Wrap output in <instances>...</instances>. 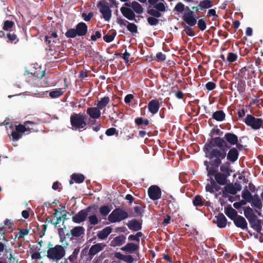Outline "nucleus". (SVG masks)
<instances>
[{
  "label": "nucleus",
  "instance_id": "obj_59",
  "mask_svg": "<svg viewBox=\"0 0 263 263\" xmlns=\"http://www.w3.org/2000/svg\"><path fill=\"white\" fill-rule=\"evenodd\" d=\"M205 88L209 91L213 90L216 88V84L213 82H208L205 84Z\"/></svg>",
  "mask_w": 263,
  "mask_h": 263
},
{
  "label": "nucleus",
  "instance_id": "obj_57",
  "mask_svg": "<svg viewBox=\"0 0 263 263\" xmlns=\"http://www.w3.org/2000/svg\"><path fill=\"white\" fill-rule=\"evenodd\" d=\"M118 134V130L114 127H111L107 129L105 132V134L108 136H111L115 134Z\"/></svg>",
  "mask_w": 263,
  "mask_h": 263
},
{
  "label": "nucleus",
  "instance_id": "obj_51",
  "mask_svg": "<svg viewBox=\"0 0 263 263\" xmlns=\"http://www.w3.org/2000/svg\"><path fill=\"white\" fill-rule=\"evenodd\" d=\"M110 211V209L107 205H104L100 208V213L103 216H107Z\"/></svg>",
  "mask_w": 263,
  "mask_h": 263
},
{
  "label": "nucleus",
  "instance_id": "obj_40",
  "mask_svg": "<svg viewBox=\"0 0 263 263\" xmlns=\"http://www.w3.org/2000/svg\"><path fill=\"white\" fill-rule=\"evenodd\" d=\"M63 92L61 88L55 89L51 91L49 95L51 98H57L61 96Z\"/></svg>",
  "mask_w": 263,
  "mask_h": 263
},
{
  "label": "nucleus",
  "instance_id": "obj_56",
  "mask_svg": "<svg viewBox=\"0 0 263 263\" xmlns=\"http://www.w3.org/2000/svg\"><path fill=\"white\" fill-rule=\"evenodd\" d=\"M154 8L159 10L160 12H164L166 10L165 5L163 3H157Z\"/></svg>",
  "mask_w": 263,
  "mask_h": 263
},
{
  "label": "nucleus",
  "instance_id": "obj_55",
  "mask_svg": "<svg viewBox=\"0 0 263 263\" xmlns=\"http://www.w3.org/2000/svg\"><path fill=\"white\" fill-rule=\"evenodd\" d=\"M184 9H185L184 5L181 2L178 3L175 7V10L178 13H182Z\"/></svg>",
  "mask_w": 263,
  "mask_h": 263
},
{
  "label": "nucleus",
  "instance_id": "obj_11",
  "mask_svg": "<svg viewBox=\"0 0 263 263\" xmlns=\"http://www.w3.org/2000/svg\"><path fill=\"white\" fill-rule=\"evenodd\" d=\"M161 190L157 185H152L148 189L149 197L153 200H156L161 198Z\"/></svg>",
  "mask_w": 263,
  "mask_h": 263
},
{
  "label": "nucleus",
  "instance_id": "obj_24",
  "mask_svg": "<svg viewBox=\"0 0 263 263\" xmlns=\"http://www.w3.org/2000/svg\"><path fill=\"white\" fill-rule=\"evenodd\" d=\"M220 171L221 174H223L229 177L231 175V173L233 172L231 167V163L228 161H226L224 163L221 164L220 166Z\"/></svg>",
  "mask_w": 263,
  "mask_h": 263
},
{
  "label": "nucleus",
  "instance_id": "obj_35",
  "mask_svg": "<svg viewBox=\"0 0 263 263\" xmlns=\"http://www.w3.org/2000/svg\"><path fill=\"white\" fill-rule=\"evenodd\" d=\"M235 87H237V89L240 95L243 93L246 88L245 81L242 79H239L237 85H235Z\"/></svg>",
  "mask_w": 263,
  "mask_h": 263
},
{
  "label": "nucleus",
  "instance_id": "obj_39",
  "mask_svg": "<svg viewBox=\"0 0 263 263\" xmlns=\"http://www.w3.org/2000/svg\"><path fill=\"white\" fill-rule=\"evenodd\" d=\"M71 179L77 183H82L85 179L83 174L74 173L71 176Z\"/></svg>",
  "mask_w": 263,
  "mask_h": 263
},
{
  "label": "nucleus",
  "instance_id": "obj_53",
  "mask_svg": "<svg viewBox=\"0 0 263 263\" xmlns=\"http://www.w3.org/2000/svg\"><path fill=\"white\" fill-rule=\"evenodd\" d=\"M252 202V206L253 207L260 210L262 207V204L261 200H253Z\"/></svg>",
  "mask_w": 263,
  "mask_h": 263
},
{
  "label": "nucleus",
  "instance_id": "obj_12",
  "mask_svg": "<svg viewBox=\"0 0 263 263\" xmlns=\"http://www.w3.org/2000/svg\"><path fill=\"white\" fill-rule=\"evenodd\" d=\"M97 6L100 8V12L102 14L103 17L108 22L111 17V10L106 4L100 2Z\"/></svg>",
  "mask_w": 263,
  "mask_h": 263
},
{
  "label": "nucleus",
  "instance_id": "obj_61",
  "mask_svg": "<svg viewBox=\"0 0 263 263\" xmlns=\"http://www.w3.org/2000/svg\"><path fill=\"white\" fill-rule=\"evenodd\" d=\"M134 211L137 216H141L143 213V209L141 205H137L134 207Z\"/></svg>",
  "mask_w": 263,
  "mask_h": 263
},
{
  "label": "nucleus",
  "instance_id": "obj_22",
  "mask_svg": "<svg viewBox=\"0 0 263 263\" xmlns=\"http://www.w3.org/2000/svg\"><path fill=\"white\" fill-rule=\"evenodd\" d=\"M249 222L251 225V227L258 233H261L262 230V220L257 219V217L252 218L249 220Z\"/></svg>",
  "mask_w": 263,
  "mask_h": 263
},
{
  "label": "nucleus",
  "instance_id": "obj_58",
  "mask_svg": "<svg viewBox=\"0 0 263 263\" xmlns=\"http://www.w3.org/2000/svg\"><path fill=\"white\" fill-rule=\"evenodd\" d=\"M11 136L13 141H17L22 138V134L15 130L12 132Z\"/></svg>",
  "mask_w": 263,
  "mask_h": 263
},
{
  "label": "nucleus",
  "instance_id": "obj_62",
  "mask_svg": "<svg viewBox=\"0 0 263 263\" xmlns=\"http://www.w3.org/2000/svg\"><path fill=\"white\" fill-rule=\"evenodd\" d=\"M156 58L159 61H164L166 59V56L161 52H159L156 54Z\"/></svg>",
  "mask_w": 263,
  "mask_h": 263
},
{
  "label": "nucleus",
  "instance_id": "obj_31",
  "mask_svg": "<svg viewBox=\"0 0 263 263\" xmlns=\"http://www.w3.org/2000/svg\"><path fill=\"white\" fill-rule=\"evenodd\" d=\"M139 246L138 245L135 244L132 242L127 243L125 246L121 248V250L128 252L129 253H132L138 250Z\"/></svg>",
  "mask_w": 263,
  "mask_h": 263
},
{
  "label": "nucleus",
  "instance_id": "obj_48",
  "mask_svg": "<svg viewBox=\"0 0 263 263\" xmlns=\"http://www.w3.org/2000/svg\"><path fill=\"white\" fill-rule=\"evenodd\" d=\"M100 220L97 217L96 215H90L88 217V221L89 224L92 226H95L99 223Z\"/></svg>",
  "mask_w": 263,
  "mask_h": 263
},
{
  "label": "nucleus",
  "instance_id": "obj_6",
  "mask_svg": "<svg viewBox=\"0 0 263 263\" xmlns=\"http://www.w3.org/2000/svg\"><path fill=\"white\" fill-rule=\"evenodd\" d=\"M128 217L127 212L121 208L114 209L108 217V220L111 223L119 222Z\"/></svg>",
  "mask_w": 263,
  "mask_h": 263
},
{
  "label": "nucleus",
  "instance_id": "obj_43",
  "mask_svg": "<svg viewBox=\"0 0 263 263\" xmlns=\"http://www.w3.org/2000/svg\"><path fill=\"white\" fill-rule=\"evenodd\" d=\"M193 203L195 206H202L203 205L202 198L200 195H196L193 199Z\"/></svg>",
  "mask_w": 263,
  "mask_h": 263
},
{
  "label": "nucleus",
  "instance_id": "obj_8",
  "mask_svg": "<svg viewBox=\"0 0 263 263\" xmlns=\"http://www.w3.org/2000/svg\"><path fill=\"white\" fill-rule=\"evenodd\" d=\"M187 12H184L182 16L183 21L190 26H194L197 24L198 17L194 14V12L190 10L189 7H185Z\"/></svg>",
  "mask_w": 263,
  "mask_h": 263
},
{
  "label": "nucleus",
  "instance_id": "obj_14",
  "mask_svg": "<svg viewBox=\"0 0 263 263\" xmlns=\"http://www.w3.org/2000/svg\"><path fill=\"white\" fill-rule=\"evenodd\" d=\"M229 151L226 152V157H227V161L230 163H233L236 161L239 157V152L236 148L233 147L229 148Z\"/></svg>",
  "mask_w": 263,
  "mask_h": 263
},
{
  "label": "nucleus",
  "instance_id": "obj_64",
  "mask_svg": "<svg viewBox=\"0 0 263 263\" xmlns=\"http://www.w3.org/2000/svg\"><path fill=\"white\" fill-rule=\"evenodd\" d=\"M123 261L126 263H132L134 261V258L130 255H124Z\"/></svg>",
  "mask_w": 263,
  "mask_h": 263
},
{
  "label": "nucleus",
  "instance_id": "obj_44",
  "mask_svg": "<svg viewBox=\"0 0 263 263\" xmlns=\"http://www.w3.org/2000/svg\"><path fill=\"white\" fill-rule=\"evenodd\" d=\"M14 25V22L12 21L7 20L4 21L3 26V30L5 31H11V29Z\"/></svg>",
  "mask_w": 263,
  "mask_h": 263
},
{
  "label": "nucleus",
  "instance_id": "obj_5",
  "mask_svg": "<svg viewBox=\"0 0 263 263\" xmlns=\"http://www.w3.org/2000/svg\"><path fill=\"white\" fill-rule=\"evenodd\" d=\"M88 27L84 22L79 23L76 29L71 28L65 32V36L68 38H74L78 36H84L87 32Z\"/></svg>",
  "mask_w": 263,
  "mask_h": 263
},
{
  "label": "nucleus",
  "instance_id": "obj_38",
  "mask_svg": "<svg viewBox=\"0 0 263 263\" xmlns=\"http://www.w3.org/2000/svg\"><path fill=\"white\" fill-rule=\"evenodd\" d=\"M147 13L153 17L159 18L161 16V13L155 8H152L151 6L148 7Z\"/></svg>",
  "mask_w": 263,
  "mask_h": 263
},
{
  "label": "nucleus",
  "instance_id": "obj_36",
  "mask_svg": "<svg viewBox=\"0 0 263 263\" xmlns=\"http://www.w3.org/2000/svg\"><path fill=\"white\" fill-rule=\"evenodd\" d=\"M244 215L246 218L249 220L257 216L253 211V210L250 206L246 208L244 210Z\"/></svg>",
  "mask_w": 263,
  "mask_h": 263
},
{
  "label": "nucleus",
  "instance_id": "obj_10",
  "mask_svg": "<svg viewBox=\"0 0 263 263\" xmlns=\"http://www.w3.org/2000/svg\"><path fill=\"white\" fill-rule=\"evenodd\" d=\"M117 23L121 27L126 26L127 30L132 33H138V26L134 23H132L121 17L117 18Z\"/></svg>",
  "mask_w": 263,
  "mask_h": 263
},
{
  "label": "nucleus",
  "instance_id": "obj_63",
  "mask_svg": "<svg viewBox=\"0 0 263 263\" xmlns=\"http://www.w3.org/2000/svg\"><path fill=\"white\" fill-rule=\"evenodd\" d=\"M7 37L8 39V41L7 42L10 41L11 42H12L14 41H15L17 37L16 35L15 34H14V33H11L10 32H9L7 34Z\"/></svg>",
  "mask_w": 263,
  "mask_h": 263
},
{
  "label": "nucleus",
  "instance_id": "obj_34",
  "mask_svg": "<svg viewBox=\"0 0 263 263\" xmlns=\"http://www.w3.org/2000/svg\"><path fill=\"white\" fill-rule=\"evenodd\" d=\"M225 118L226 114L222 110L216 111L212 115V118L219 122L223 121Z\"/></svg>",
  "mask_w": 263,
  "mask_h": 263
},
{
  "label": "nucleus",
  "instance_id": "obj_17",
  "mask_svg": "<svg viewBox=\"0 0 263 263\" xmlns=\"http://www.w3.org/2000/svg\"><path fill=\"white\" fill-rule=\"evenodd\" d=\"M120 11L122 14L127 20L129 21L135 20L136 22H137V20H135L136 15L135 12L131 8L122 7L120 8Z\"/></svg>",
  "mask_w": 263,
  "mask_h": 263
},
{
  "label": "nucleus",
  "instance_id": "obj_37",
  "mask_svg": "<svg viewBox=\"0 0 263 263\" xmlns=\"http://www.w3.org/2000/svg\"><path fill=\"white\" fill-rule=\"evenodd\" d=\"M131 7L134 12L140 14L143 12L142 6L137 2L134 1L131 3Z\"/></svg>",
  "mask_w": 263,
  "mask_h": 263
},
{
  "label": "nucleus",
  "instance_id": "obj_27",
  "mask_svg": "<svg viewBox=\"0 0 263 263\" xmlns=\"http://www.w3.org/2000/svg\"><path fill=\"white\" fill-rule=\"evenodd\" d=\"M110 102V98L109 97L105 96L101 99L100 101H99L97 104V107L100 111L102 109H104L103 111V114L105 113V108L107 105L109 104Z\"/></svg>",
  "mask_w": 263,
  "mask_h": 263
},
{
  "label": "nucleus",
  "instance_id": "obj_25",
  "mask_svg": "<svg viewBox=\"0 0 263 263\" xmlns=\"http://www.w3.org/2000/svg\"><path fill=\"white\" fill-rule=\"evenodd\" d=\"M166 200L168 202V208L173 213L176 212L179 210L178 203L172 195H170Z\"/></svg>",
  "mask_w": 263,
  "mask_h": 263
},
{
  "label": "nucleus",
  "instance_id": "obj_1",
  "mask_svg": "<svg viewBox=\"0 0 263 263\" xmlns=\"http://www.w3.org/2000/svg\"><path fill=\"white\" fill-rule=\"evenodd\" d=\"M239 142L237 135L231 133H227L224 137H217L213 138L210 141H208L204 145L214 149L217 155L224 156L226 152L232 146Z\"/></svg>",
  "mask_w": 263,
  "mask_h": 263
},
{
  "label": "nucleus",
  "instance_id": "obj_33",
  "mask_svg": "<svg viewBox=\"0 0 263 263\" xmlns=\"http://www.w3.org/2000/svg\"><path fill=\"white\" fill-rule=\"evenodd\" d=\"M116 34V30H111L107 34L104 35L103 40L106 43H110L114 40Z\"/></svg>",
  "mask_w": 263,
  "mask_h": 263
},
{
  "label": "nucleus",
  "instance_id": "obj_7",
  "mask_svg": "<svg viewBox=\"0 0 263 263\" xmlns=\"http://www.w3.org/2000/svg\"><path fill=\"white\" fill-rule=\"evenodd\" d=\"M244 122L254 130L259 129L262 125V120L261 118H256L254 116L248 114L245 119Z\"/></svg>",
  "mask_w": 263,
  "mask_h": 263
},
{
  "label": "nucleus",
  "instance_id": "obj_19",
  "mask_svg": "<svg viewBox=\"0 0 263 263\" xmlns=\"http://www.w3.org/2000/svg\"><path fill=\"white\" fill-rule=\"evenodd\" d=\"M148 111L153 115L156 114L160 108L159 102L157 99L151 100L147 105Z\"/></svg>",
  "mask_w": 263,
  "mask_h": 263
},
{
  "label": "nucleus",
  "instance_id": "obj_16",
  "mask_svg": "<svg viewBox=\"0 0 263 263\" xmlns=\"http://www.w3.org/2000/svg\"><path fill=\"white\" fill-rule=\"evenodd\" d=\"M85 229L81 226H77L71 229L69 233L66 234L67 236L71 235L70 238V240H72L74 237H79L84 234Z\"/></svg>",
  "mask_w": 263,
  "mask_h": 263
},
{
  "label": "nucleus",
  "instance_id": "obj_13",
  "mask_svg": "<svg viewBox=\"0 0 263 263\" xmlns=\"http://www.w3.org/2000/svg\"><path fill=\"white\" fill-rule=\"evenodd\" d=\"M29 124H35L34 122L27 121L25 122L24 125L20 124L18 125L15 126V130L20 134L23 133L26 131L29 132H34L36 131L33 127H30Z\"/></svg>",
  "mask_w": 263,
  "mask_h": 263
},
{
  "label": "nucleus",
  "instance_id": "obj_60",
  "mask_svg": "<svg viewBox=\"0 0 263 263\" xmlns=\"http://www.w3.org/2000/svg\"><path fill=\"white\" fill-rule=\"evenodd\" d=\"M82 16L86 22H88L93 17V13L92 12H89L88 14L85 13H83Z\"/></svg>",
  "mask_w": 263,
  "mask_h": 263
},
{
  "label": "nucleus",
  "instance_id": "obj_20",
  "mask_svg": "<svg viewBox=\"0 0 263 263\" xmlns=\"http://www.w3.org/2000/svg\"><path fill=\"white\" fill-rule=\"evenodd\" d=\"M234 224L238 228L242 230H245L248 228V223L245 218L240 215H238L233 219Z\"/></svg>",
  "mask_w": 263,
  "mask_h": 263
},
{
  "label": "nucleus",
  "instance_id": "obj_9",
  "mask_svg": "<svg viewBox=\"0 0 263 263\" xmlns=\"http://www.w3.org/2000/svg\"><path fill=\"white\" fill-rule=\"evenodd\" d=\"M92 209H96L95 205L93 206H88L85 210H82L80 211L74 216H72V221L77 223H80L84 221L87 217L88 213L91 211Z\"/></svg>",
  "mask_w": 263,
  "mask_h": 263
},
{
  "label": "nucleus",
  "instance_id": "obj_47",
  "mask_svg": "<svg viewBox=\"0 0 263 263\" xmlns=\"http://www.w3.org/2000/svg\"><path fill=\"white\" fill-rule=\"evenodd\" d=\"M242 198L243 199L248 200V202H250L252 200V195L248 190H245L242 191L241 194Z\"/></svg>",
  "mask_w": 263,
  "mask_h": 263
},
{
  "label": "nucleus",
  "instance_id": "obj_49",
  "mask_svg": "<svg viewBox=\"0 0 263 263\" xmlns=\"http://www.w3.org/2000/svg\"><path fill=\"white\" fill-rule=\"evenodd\" d=\"M19 232L15 236V238L16 237L24 238L26 235H27L29 233V230L28 229H18Z\"/></svg>",
  "mask_w": 263,
  "mask_h": 263
},
{
  "label": "nucleus",
  "instance_id": "obj_21",
  "mask_svg": "<svg viewBox=\"0 0 263 263\" xmlns=\"http://www.w3.org/2000/svg\"><path fill=\"white\" fill-rule=\"evenodd\" d=\"M87 114L92 119H99L101 115V111L97 107H91L87 108Z\"/></svg>",
  "mask_w": 263,
  "mask_h": 263
},
{
  "label": "nucleus",
  "instance_id": "obj_54",
  "mask_svg": "<svg viewBox=\"0 0 263 263\" xmlns=\"http://www.w3.org/2000/svg\"><path fill=\"white\" fill-rule=\"evenodd\" d=\"M237 59V54L232 52H229L227 58V61L229 63H232L236 61Z\"/></svg>",
  "mask_w": 263,
  "mask_h": 263
},
{
  "label": "nucleus",
  "instance_id": "obj_50",
  "mask_svg": "<svg viewBox=\"0 0 263 263\" xmlns=\"http://www.w3.org/2000/svg\"><path fill=\"white\" fill-rule=\"evenodd\" d=\"M147 21L151 26H156L159 24V20L158 18L149 16L147 18Z\"/></svg>",
  "mask_w": 263,
  "mask_h": 263
},
{
  "label": "nucleus",
  "instance_id": "obj_23",
  "mask_svg": "<svg viewBox=\"0 0 263 263\" xmlns=\"http://www.w3.org/2000/svg\"><path fill=\"white\" fill-rule=\"evenodd\" d=\"M126 225L133 231H138L142 229V223L136 219L128 221Z\"/></svg>",
  "mask_w": 263,
  "mask_h": 263
},
{
  "label": "nucleus",
  "instance_id": "obj_42",
  "mask_svg": "<svg viewBox=\"0 0 263 263\" xmlns=\"http://www.w3.org/2000/svg\"><path fill=\"white\" fill-rule=\"evenodd\" d=\"M80 248H76L74 249L72 254L68 257V259L71 263H74L77 260Z\"/></svg>",
  "mask_w": 263,
  "mask_h": 263
},
{
  "label": "nucleus",
  "instance_id": "obj_15",
  "mask_svg": "<svg viewBox=\"0 0 263 263\" xmlns=\"http://www.w3.org/2000/svg\"><path fill=\"white\" fill-rule=\"evenodd\" d=\"M106 246V245L103 243H98L92 245L88 252V255L90 258L92 259L95 255L102 251Z\"/></svg>",
  "mask_w": 263,
  "mask_h": 263
},
{
  "label": "nucleus",
  "instance_id": "obj_4",
  "mask_svg": "<svg viewBox=\"0 0 263 263\" xmlns=\"http://www.w3.org/2000/svg\"><path fill=\"white\" fill-rule=\"evenodd\" d=\"M65 246L56 245L53 247L51 242H49L47 246V257L52 260L58 261L61 259L66 254Z\"/></svg>",
  "mask_w": 263,
  "mask_h": 263
},
{
  "label": "nucleus",
  "instance_id": "obj_26",
  "mask_svg": "<svg viewBox=\"0 0 263 263\" xmlns=\"http://www.w3.org/2000/svg\"><path fill=\"white\" fill-rule=\"evenodd\" d=\"M215 180L218 184L220 185H224L228 183V177L221 174L220 172H218L214 176Z\"/></svg>",
  "mask_w": 263,
  "mask_h": 263
},
{
  "label": "nucleus",
  "instance_id": "obj_32",
  "mask_svg": "<svg viewBox=\"0 0 263 263\" xmlns=\"http://www.w3.org/2000/svg\"><path fill=\"white\" fill-rule=\"evenodd\" d=\"M126 237L124 235H121L115 237L111 241V246L114 247L121 246L125 242Z\"/></svg>",
  "mask_w": 263,
  "mask_h": 263
},
{
  "label": "nucleus",
  "instance_id": "obj_29",
  "mask_svg": "<svg viewBox=\"0 0 263 263\" xmlns=\"http://www.w3.org/2000/svg\"><path fill=\"white\" fill-rule=\"evenodd\" d=\"M112 229L110 227H106L97 233V236L99 239L101 240L105 239L107 236L111 233Z\"/></svg>",
  "mask_w": 263,
  "mask_h": 263
},
{
  "label": "nucleus",
  "instance_id": "obj_52",
  "mask_svg": "<svg viewBox=\"0 0 263 263\" xmlns=\"http://www.w3.org/2000/svg\"><path fill=\"white\" fill-rule=\"evenodd\" d=\"M198 27L201 31H204L206 28V25L203 18L199 19L198 21H197Z\"/></svg>",
  "mask_w": 263,
  "mask_h": 263
},
{
  "label": "nucleus",
  "instance_id": "obj_28",
  "mask_svg": "<svg viewBox=\"0 0 263 263\" xmlns=\"http://www.w3.org/2000/svg\"><path fill=\"white\" fill-rule=\"evenodd\" d=\"M240 189L241 187L240 186L236 188L232 184H229L224 187L222 196L224 197H226V193H228L232 195H235L237 191H240Z\"/></svg>",
  "mask_w": 263,
  "mask_h": 263
},
{
  "label": "nucleus",
  "instance_id": "obj_41",
  "mask_svg": "<svg viewBox=\"0 0 263 263\" xmlns=\"http://www.w3.org/2000/svg\"><path fill=\"white\" fill-rule=\"evenodd\" d=\"M182 26L183 27V31L189 36H194L195 35L194 31L193 29L191 27V26L186 25L184 24V23H182Z\"/></svg>",
  "mask_w": 263,
  "mask_h": 263
},
{
  "label": "nucleus",
  "instance_id": "obj_3",
  "mask_svg": "<svg viewBox=\"0 0 263 263\" xmlns=\"http://www.w3.org/2000/svg\"><path fill=\"white\" fill-rule=\"evenodd\" d=\"M87 116L84 113H73L70 117V122L72 130L85 129L87 124L90 125L95 124V122L90 120L89 123L86 121Z\"/></svg>",
  "mask_w": 263,
  "mask_h": 263
},
{
  "label": "nucleus",
  "instance_id": "obj_2",
  "mask_svg": "<svg viewBox=\"0 0 263 263\" xmlns=\"http://www.w3.org/2000/svg\"><path fill=\"white\" fill-rule=\"evenodd\" d=\"M203 151L205 153V157L212 160L210 163L211 166H207L206 168L208 176L212 179L218 172V167L222 163V160L224 159L226 157L217 155L216 151L205 145L204 146Z\"/></svg>",
  "mask_w": 263,
  "mask_h": 263
},
{
  "label": "nucleus",
  "instance_id": "obj_46",
  "mask_svg": "<svg viewBox=\"0 0 263 263\" xmlns=\"http://www.w3.org/2000/svg\"><path fill=\"white\" fill-rule=\"evenodd\" d=\"M58 37L57 33L55 31L50 32L48 34L45 36V41L47 42L48 44H50L51 42L52 39H54Z\"/></svg>",
  "mask_w": 263,
  "mask_h": 263
},
{
  "label": "nucleus",
  "instance_id": "obj_18",
  "mask_svg": "<svg viewBox=\"0 0 263 263\" xmlns=\"http://www.w3.org/2000/svg\"><path fill=\"white\" fill-rule=\"evenodd\" d=\"M213 222L216 223L217 226L219 228L226 227L227 222V219L222 213H219L215 216Z\"/></svg>",
  "mask_w": 263,
  "mask_h": 263
},
{
  "label": "nucleus",
  "instance_id": "obj_30",
  "mask_svg": "<svg viewBox=\"0 0 263 263\" xmlns=\"http://www.w3.org/2000/svg\"><path fill=\"white\" fill-rule=\"evenodd\" d=\"M224 213L231 220H233L237 216V212L232 208L231 205L224 208Z\"/></svg>",
  "mask_w": 263,
  "mask_h": 263
},
{
  "label": "nucleus",
  "instance_id": "obj_45",
  "mask_svg": "<svg viewBox=\"0 0 263 263\" xmlns=\"http://www.w3.org/2000/svg\"><path fill=\"white\" fill-rule=\"evenodd\" d=\"M212 2L210 0H204L200 2L199 4V7L200 9H208L212 7Z\"/></svg>",
  "mask_w": 263,
  "mask_h": 263
}]
</instances>
